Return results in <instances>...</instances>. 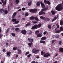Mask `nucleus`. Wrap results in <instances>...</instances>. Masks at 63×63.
Wrapping results in <instances>:
<instances>
[{"instance_id":"f257e3e1","label":"nucleus","mask_w":63,"mask_h":63,"mask_svg":"<svg viewBox=\"0 0 63 63\" xmlns=\"http://www.w3.org/2000/svg\"><path fill=\"white\" fill-rule=\"evenodd\" d=\"M63 1L62 2V4H58L55 8V9L58 11H60L63 9Z\"/></svg>"},{"instance_id":"f03ea898","label":"nucleus","mask_w":63,"mask_h":63,"mask_svg":"<svg viewBox=\"0 0 63 63\" xmlns=\"http://www.w3.org/2000/svg\"><path fill=\"white\" fill-rule=\"evenodd\" d=\"M41 54L42 55H44L43 56L44 57H47L48 56H50L51 55L50 54L48 53H45V52H43V51H42L41 52Z\"/></svg>"},{"instance_id":"7ed1b4c3","label":"nucleus","mask_w":63,"mask_h":63,"mask_svg":"<svg viewBox=\"0 0 63 63\" xmlns=\"http://www.w3.org/2000/svg\"><path fill=\"white\" fill-rule=\"evenodd\" d=\"M39 51V50H37L36 48H33L32 50V53H34L35 54H36Z\"/></svg>"},{"instance_id":"20e7f679","label":"nucleus","mask_w":63,"mask_h":63,"mask_svg":"<svg viewBox=\"0 0 63 63\" xmlns=\"http://www.w3.org/2000/svg\"><path fill=\"white\" fill-rule=\"evenodd\" d=\"M21 33H22V34L24 35H25L27 33V31L25 30H23L20 32Z\"/></svg>"},{"instance_id":"39448f33","label":"nucleus","mask_w":63,"mask_h":63,"mask_svg":"<svg viewBox=\"0 0 63 63\" xmlns=\"http://www.w3.org/2000/svg\"><path fill=\"white\" fill-rule=\"evenodd\" d=\"M38 27L37 25H35L34 26H33L32 28V29H37Z\"/></svg>"},{"instance_id":"423d86ee","label":"nucleus","mask_w":63,"mask_h":63,"mask_svg":"<svg viewBox=\"0 0 63 63\" xmlns=\"http://www.w3.org/2000/svg\"><path fill=\"white\" fill-rule=\"evenodd\" d=\"M37 10L36 9H32L30 10V12H35L37 11Z\"/></svg>"},{"instance_id":"0eeeda50","label":"nucleus","mask_w":63,"mask_h":63,"mask_svg":"<svg viewBox=\"0 0 63 63\" xmlns=\"http://www.w3.org/2000/svg\"><path fill=\"white\" fill-rule=\"evenodd\" d=\"M28 40L29 41V42H31V43H32V42H33V39L28 38Z\"/></svg>"},{"instance_id":"6e6552de","label":"nucleus","mask_w":63,"mask_h":63,"mask_svg":"<svg viewBox=\"0 0 63 63\" xmlns=\"http://www.w3.org/2000/svg\"><path fill=\"white\" fill-rule=\"evenodd\" d=\"M59 50L60 52L63 53V48H60L59 49Z\"/></svg>"},{"instance_id":"1a4fd4ad","label":"nucleus","mask_w":63,"mask_h":63,"mask_svg":"<svg viewBox=\"0 0 63 63\" xmlns=\"http://www.w3.org/2000/svg\"><path fill=\"white\" fill-rule=\"evenodd\" d=\"M44 2L45 4H50V2L48 1H47L46 0H44Z\"/></svg>"},{"instance_id":"9d476101","label":"nucleus","mask_w":63,"mask_h":63,"mask_svg":"<svg viewBox=\"0 0 63 63\" xmlns=\"http://www.w3.org/2000/svg\"><path fill=\"white\" fill-rule=\"evenodd\" d=\"M11 52L10 51L7 52V56L8 57H9L10 56Z\"/></svg>"},{"instance_id":"9b49d317","label":"nucleus","mask_w":63,"mask_h":63,"mask_svg":"<svg viewBox=\"0 0 63 63\" xmlns=\"http://www.w3.org/2000/svg\"><path fill=\"white\" fill-rule=\"evenodd\" d=\"M40 4H41V6L43 8L45 7V4L43 3H42V1H41L40 2Z\"/></svg>"},{"instance_id":"f8f14e48","label":"nucleus","mask_w":63,"mask_h":63,"mask_svg":"<svg viewBox=\"0 0 63 63\" xmlns=\"http://www.w3.org/2000/svg\"><path fill=\"white\" fill-rule=\"evenodd\" d=\"M2 2L3 3V5H5L6 4L7 0H5L4 2L3 0H1Z\"/></svg>"},{"instance_id":"ddd939ff","label":"nucleus","mask_w":63,"mask_h":63,"mask_svg":"<svg viewBox=\"0 0 63 63\" xmlns=\"http://www.w3.org/2000/svg\"><path fill=\"white\" fill-rule=\"evenodd\" d=\"M32 1L31 0H30L29 2H28V5L29 6H30L32 4Z\"/></svg>"},{"instance_id":"4468645a","label":"nucleus","mask_w":63,"mask_h":63,"mask_svg":"<svg viewBox=\"0 0 63 63\" xmlns=\"http://www.w3.org/2000/svg\"><path fill=\"white\" fill-rule=\"evenodd\" d=\"M28 45L30 47H32V46L33 45V43H29L28 44Z\"/></svg>"},{"instance_id":"2eb2a0df","label":"nucleus","mask_w":63,"mask_h":63,"mask_svg":"<svg viewBox=\"0 0 63 63\" xmlns=\"http://www.w3.org/2000/svg\"><path fill=\"white\" fill-rule=\"evenodd\" d=\"M4 12L5 14L7 15L8 13V11L7 10H5L4 11Z\"/></svg>"},{"instance_id":"dca6fc26","label":"nucleus","mask_w":63,"mask_h":63,"mask_svg":"<svg viewBox=\"0 0 63 63\" xmlns=\"http://www.w3.org/2000/svg\"><path fill=\"white\" fill-rule=\"evenodd\" d=\"M40 43H41L45 44L46 43V41H44L40 40Z\"/></svg>"},{"instance_id":"f3484780","label":"nucleus","mask_w":63,"mask_h":63,"mask_svg":"<svg viewBox=\"0 0 63 63\" xmlns=\"http://www.w3.org/2000/svg\"><path fill=\"white\" fill-rule=\"evenodd\" d=\"M16 32H18L20 31V29L19 28H16L15 29Z\"/></svg>"},{"instance_id":"a211bd4d","label":"nucleus","mask_w":63,"mask_h":63,"mask_svg":"<svg viewBox=\"0 0 63 63\" xmlns=\"http://www.w3.org/2000/svg\"><path fill=\"white\" fill-rule=\"evenodd\" d=\"M42 34H38L37 36V37H41L42 36Z\"/></svg>"},{"instance_id":"6ab92c4d","label":"nucleus","mask_w":63,"mask_h":63,"mask_svg":"<svg viewBox=\"0 0 63 63\" xmlns=\"http://www.w3.org/2000/svg\"><path fill=\"white\" fill-rule=\"evenodd\" d=\"M60 24L61 25H63V21L62 20H60Z\"/></svg>"},{"instance_id":"aec40b11","label":"nucleus","mask_w":63,"mask_h":63,"mask_svg":"<svg viewBox=\"0 0 63 63\" xmlns=\"http://www.w3.org/2000/svg\"><path fill=\"white\" fill-rule=\"evenodd\" d=\"M19 22V21L18 20L17 21H16L13 24H18Z\"/></svg>"},{"instance_id":"412c9836","label":"nucleus","mask_w":63,"mask_h":63,"mask_svg":"<svg viewBox=\"0 0 63 63\" xmlns=\"http://www.w3.org/2000/svg\"><path fill=\"white\" fill-rule=\"evenodd\" d=\"M17 14V13L16 12L15 13L13 14V18H14L15 17V16H16V14Z\"/></svg>"},{"instance_id":"4be33fe9","label":"nucleus","mask_w":63,"mask_h":63,"mask_svg":"<svg viewBox=\"0 0 63 63\" xmlns=\"http://www.w3.org/2000/svg\"><path fill=\"white\" fill-rule=\"evenodd\" d=\"M34 18H35V17L33 16H32L30 17V20H34Z\"/></svg>"},{"instance_id":"5701e85b","label":"nucleus","mask_w":63,"mask_h":63,"mask_svg":"<svg viewBox=\"0 0 63 63\" xmlns=\"http://www.w3.org/2000/svg\"><path fill=\"white\" fill-rule=\"evenodd\" d=\"M50 19L49 18H44V20L45 21H46L47 20V21H49V20H50Z\"/></svg>"},{"instance_id":"b1692460","label":"nucleus","mask_w":63,"mask_h":63,"mask_svg":"<svg viewBox=\"0 0 63 63\" xmlns=\"http://www.w3.org/2000/svg\"><path fill=\"white\" fill-rule=\"evenodd\" d=\"M41 25H42L41 24H38V25H37V26L38 28H40V27H41Z\"/></svg>"},{"instance_id":"393cba45","label":"nucleus","mask_w":63,"mask_h":63,"mask_svg":"<svg viewBox=\"0 0 63 63\" xmlns=\"http://www.w3.org/2000/svg\"><path fill=\"white\" fill-rule=\"evenodd\" d=\"M46 39V38L45 37H42L41 38V40H45Z\"/></svg>"},{"instance_id":"a878e982","label":"nucleus","mask_w":63,"mask_h":63,"mask_svg":"<svg viewBox=\"0 0 63 63\" xmlns=\"http://www.w3.org/2000/svg\"><path fill=\"white\" fill-rule=\"evenodd\" d=\"M47 9H48V7H47L46 8H45L42 9L41 10L42 11H45Z\"/></svg>"},{"instance_id":"bb28decb","label":"nucleus","mask_w":63,"mask_h":63,"mask_svg":"<svg viewBox=\"0 0 63 63\" xmlns=\"http://www.w3.org/2000/svg\"><path fill=\"white\" fill-rule=\"evenodd\" d=\"M40 5V2L39 1H38L36 5L37 6H39Z\"/></svg>"},{"instance_id":"cd10ccee","label":"nucleus","mask_w":63,"mask_h":63,"mask_svg":"<svg viewBox=\"0 0 63 63\" xmlns=\"http://www.w3.org/2000/svg\"><path fill=\"white\" fill-rule=\"evenodd\" d=\"M28 32H29V33L30 34H31L32 33V31L31 30H30L28 31Z\"/></svg>"},{"instance_id":"c85d7f7f","label":"nucleus","mask_w":63,"mask_h":63,"mask_svg":"<svg viewBox=\"0 0 63 63\" xmlns=\"http://www.w3.org/2000/svg\"><path fill=\"white\" fill-rule=\"evenodd\" d=\"M51 12L52 13V14L53 15H55V12L53 11H51Z\"/></svg>"},{"instance_id":"c756f323","label":"nucleus","mask_w":63,"mask_h":63,"mask_svg":"<svg viewBox=\"0 0 63 63\" xmlns=\"http://www.w3.org/2000/svg\"><path fill=\"white\" fill-rule=\"evenodd\" d=\"M17 48V47H16L13 48V50H16V49Z\"/></svg>"},{"instance_id":"7c9ffc66","label":"nucleus","mask_w":63,"mask_h":63,"mask_svg":"<svg viewBox=\"0 0 63 63\" xmlns=\"http://www.w3.org/2000/svg\"><path fill=\"white\" fill-rule=\"evenodd\" d=\"M51 25H52L51 24H50V25H48V28H49V29H51Z\"/></svg>"},{"instance_id":"2f4dec72","label":"nucleus","mask_w":63,"mask_h":63,"mask_svg":"<svg viewBox=\"0 0 63 63\" xmlns=\"http://www.w3.org/2000/svg\"><path fill=\"white\" fill-rule=\"evenodd\" d=\"M3 11V12L4 11V10L3 9H0V12H2Z\"/></svg>"},{"instance_id":"473e14b6","label":"nucleus","mask_w":63,"mask_h":63,"mask_svg":"<svg viewBox=\"0 0 63 63\" xmlns=\"http://www.w3.org/2000/svg\"><path fill=\"white\" fill-rule=\"evenodd\" d=\"M21 53V51L20 50H18L17 53L18 54H20Z\"/></svg>"},{"instance_id":"72a5a7b5","label":"nucleus","mask_w":63,"mask_h":63,"mask_svg":"<svg viewBox=\"0 0 63 63\" xmlns=\"http://www.w3.org/2000/svg\"><path fill=\"white\" fill-rule=\"evenodd\" d=\"M16 19H12V21L13 22H15L16 21Z\"/></svg>"},{"instance_id":"f704fd0d","label":"nucleus","mask_w":63,"mask_h":63,"mask_svg":"<svg viewBox=\"0 0 63 63\" xmlns=\"http://www.w3.org/2000/svg\"><path fill=\"white\" fill-rule=\"evenodd\" d=\"M57 17L55 16L54 17V19H53L52 20V21H54L55 20H56V19H57Z\"/></svg>"},{"instance_id":"c9c22d12","label":"nucleus","mask_w":63,"mask_h":63,"mask_svg":"<svg viewBox=\"0 0 63 63\" xmlns=\"http://www.w3.org/2000/svg\"><path fill=\"white\" fill-rule=\"evenodd\" d=\"M40 18L41 19H44V20L45 18L44 17H43L42 16H41L40 17Z\"/></svg>"},{"instance_id":"e433bc0d","label":"nucleus","mask_w":63,"mask_h":63,"mask_svg":"<svg viewBox=\"0 0 63 63\" xmlns=\"http://www.w3.org/2000/svg\"><path fill=\"white\" fill-rule=\"evenodd\" d=\"M19 2V0H16V4H18Z\"/></svg>"},{"instance_id":"4c0bfd02","label":"nucleus","mask_w":63,"mask_h":63,"mask_svg":"<svg viewBox=\"0 0 63 63\" xmlns=\"http://www.w3.org/2000/svg\"><path fill=\"white\" fill-rule=\"evenodd\" d=\"M56 25L57 26V28H59V25L58 23L56 24Z\"/></svg>"},{"instance_id":"58836bf2","label":"nucleus","mask_w":63,"mask_h":63,"mask_svg":"<svg viewBox=\"0 0 63 63\" xmlns=\"http://www.w3.org/2000/svg\"><path fill=\"white\" fill-rule=\"evenodd\" d=\"M63 31V27H60V31L62 32V31Z\"/></svg>"},{"instance_id":"ea45409f","label":"nucleus","mask_w":63,"mask_h":63,"mask_svg":"<svg viewBox=\"0 0 63 63\" xmlns=\"http://www.w3.org/2000/svg\"><path fill=\"white\" fill-rule=\"evenodd\" d=\"M29 54V52H26V53L25 54V55H27Z\"/></svg>"},{"instance_id":"a19ab883","label":"nucleus","mask_w":63,"mask_h":63,"mask_svg":"<svg viewBox=\"0 0 63 63\" xmlns=\"http://www.w3.org/2000/svg\"><path fill=\"white\" fill-rule=\"evenodd\" d=\"M30 23H28L27 24V25H26V27H27V26H28L29 25H30Z\"/></svg>"},{"instance_id":"79ce46f5","label":"nucleus","mask_w":63,"mask_h":63,"mask_svg":"<svg viewBox=\"0 0 63 63\" xmlns=\"http://www.w3.org/2000/svg\"><path fill=\"white\" fill-rule=\"evenodd\" d=\"M56 37V38H59V35L58 34H57V35L56 36H55Z\"/></svg>"},{"instance_id":"37998d69","label":"nucleus","mask_w":63,"mask_h":63,"mask_svg":"<svg viewBox=\"0 0 63 63\" xmlns=\"http://www.w3.org/2000/svg\"><path fill=\"white\" fill-rule=\"evenodd\" d=\"M11 34L13 36H15V34L14 33H12Z\"/></svg>"},{"instance_id":"c03bdc74","label":"nucleus","mask_w":63,"mask_h":63,"mask_svg":"<svg viewBox=\"0 0 63 63\" xmlns=\"http://www.w3.org/2000/svg\"><path fill=\"white\" fill-rule=\"evenodd\" d=\"M39 33V31H37L35 32V34H37Z\"/></svg>"},{"instance_id":"a18cd8bd","label":"nucleus","mask_w":63,"mask_h":63,"mask_svg":"<svg viewBox=\"0 0 63 63\" xmlns=\"http://www.w3.org/2000/svg\"><path fill=\"white\" fill-rule=\"evenodd\" d=\"M39 15H41L42 14V11L40 12L39 13Z\"/></svg>"},{"instance_id":"49530a36","label":"nucleus","mask_w":63,"mask_h":63,"mask_svg":"<svg viewBox=\"0 0 63 63\" xmlns=\"http://www.w3.org/2000/svg\"><path fill=\"white\" fill-rule=\"evenodd\" d=\"M34 18L35 20H37V21H38V19L37 17L35 18L34 17Z\"/></svg>"},{"instance_id":"de8ad7c7","label":"nucleus","mask_w":63,"mask_h":63,"mask_svg":"<svg viewBox=\"0 0 63 63\" xmlns=\"http://www.w3.org/2000/svg\"><path fill=\"white\" fill-rule=\"evenodd\" d=\"M60 32V31H56L55 32L56 33H58Z\"/></svg>"},{"instance_id":"09e8293b","label":"nucleus","mask_w":63,"mask_h":63,"mask_svg":"<svg viewBox=\"0 0 63 63\" xmlns=\"http://www.w3.org/2000/svg\"><path fill=\"white\" fill-rule=\"evenodd\" d=\"M62 42L61 41H60L59 43V44L60 45H62Z\"/></svg>"},{"instance_id":"8fccbe9b","label":"nucleus","mask_w":63,"mask_h":63,"mask_svg":"<svg viewBox=\"0 0 63 63\" xmlns=\"http://www.w3.org/2000/svg\"><path fill=\"white\" fill-rule=\"evenodd\" d=\"M29 15V14L27 12V13H26V14H25V16H28Z\"/></svg>"},{"instance_id":"3c124183","label":"nucleus","mask_w":63,"mask_h":63,"mask_svg":"<svg viewBox=\"0 0 63 63\" xmlns=\"http://www.w3.org/2000/svg\"><path fill=\"white\" fill-rule=\"evenodd\" d=\"M31 55V54H30L29 55H28V57L30 58Z\"/></svg>"},{"instance_id":"603ef678","label":"nucleus","mask_w":63,"mask_h":63,"mask_svg":"<svg viewBox=\"0 0 63 63\" xmlns=\"http://www.w3.org/2000/svg\"><path fill=\"white\" fill-rule=\"evenodd\" d=\"M38 22H36V21H33L32 22V23H35V24H36V23H37Z\"/></svg>"},{"instance_id":"864d4df0","label":"nucleus","mask_w":63,"mask_h":63,"mask_svg":"<svg viewBox=\"0 0 63 63\" xmlns=\"http://www.w3.org/2000/svg\"><path fill=\"white\" fill-rule=\"evenodd\" d=\"M3 51L4 52H6V50H5V49H4L3 50Z\"/></svg>"},{"instance_id":"5fc2aeb1","label":"nucleus","mask_w":63,"mask_h":63,"mask_svg":"<svg viewBox=\"0 0 63 63\" xmlns=\"http://www.w3.org/2000/svg\"><path fill=\"white\" fill-rule=\"evenodd\" d=\"M47 33V32L46 31L44 32L43 33L44 34V35L46 34Z\"/></svg>"},{"instance_id":"6e6d98bb","label":"nucleus","mask_w":63,"mask_h":63,"mask_svg":"<svg viewBox=\"0 0 63 63\" xmlns=\"http://www.w3.org/2000/svg\"><path fill=\"white\" fill-rule=\"evenodd\" d=\"M54 41H55V40H53L52 41H51V42H52V43H51L52 44H53L54 43Z\"/></svg>"},{"instance_id":"4d7b16f0","label":"nucleus","mask_w":63,"mask_h":63,"mask_svg":"<svg viewBox=\"0 0 63 63\" xmlns=\"http://www.w3.org/2000/svg\"><path fill=\"white\" fill-rule=\"evenodd\" d=\"M3 36V35L2 34H1L0 35V38L1 37H2Z\"/></svg>"},{"instance_id":"13d9d810","label":"nucleus","mask_w":63,"mask_h":63,"mask_svg":"<svg viewBox=\"0 0 63 63\" xmlns=\"http://www.w3.org/2000/svg\"><path fill=\"white\" fill-rule=\"evenodd\" d=\"M35 62L34 61H32L31 62V63H35Z\"/></svg>"},{"instance_id":"bf43d9fd","label":"nucleus","mask_w":63,"mask_h":63,"mask_svg":"<svg viewBox=\"0 0 63 63\" xmlns=\"http://www.w3.org/2000/svg\"><path fill=\"white\" fill-rule=\"evenodd\" d=\"M42 14H45V12H42Z\"/></svg>"},{"instance_id":"052dcab7","label":"nucleus","mask_w":63,"mask_h":63,"mask_svg":"<svg viewBox=\"0 0 63 63\" xmlns=\"http://www.w3.org/2000/svg\"><path fill=\"white\" fill-rule=\"evenodd\" d=\"M22 10H25V8H23L22 9Z\"/></svg>"},{"instance_id":"680f3d73","label":"nucleus","mask_w":63,"mask_h":63,"mask_svg":"<svg viewBox=\"0 0 63 63\" xmlns=\"http://www.w3.org/2000/svg\"><path fill=\"white\" fill-rule=\"evenodd\" d=\"M39 58H40V57L39 56H37L36 57V58L37 59H39Z\"/></svg>"},{"instance_id":"e2e57ef3","label":"nucleus","mask_w":63,"mask_h":63,"mask_svg":"<svg viewBox=\"0 0 63 63\" xmlns=\"http://www.w3.org/2000/svg\"><path fill=\"white\" fill-rule=\"evenodd\" d=\"M21 10V9H20L19 10H18V11H20Z\"/></svg>"},{"instance_id":"0e129e2a","label":"nucleus","mask_w":63,"mask_h":63,"mask_svg":"<svg viewBox=\"0 0 63 63\" xmlns=\"http://www.w3.org/2000/svg\"><path fill=\"white\" fill-rule=\"evenodd\" d=\"M6 45L7 46H8V44L7 43H6Z\"/></svg>"},{"instance_id":"69168bd1","label":"nucleus","mask_w":63,"mask_h":63,"mask_svg":"<svg viewBox=\"0 0 63 63\" xmlns=\"http://www.w3.org/2000/svg\"><path fill=\"white\" fill-rule=\"evenodd\" d=\"M53 63H57V61H56L54 62Z\"/></svg>"},{"instance_id":"338daca9","label":"nucleus","mask_w":63,"mask_h":63,"mask_svg":"<svg viewBox=\"0 0 63 63\" xmlns=\"http://www.w3.org/2000/svg\"><path fill=\"white\" fill-rule=\"evenodd\" d=\"M20 8V7H17V9H18L19 8Z\"/></svg>"},{"instance_id":"774afa93","label":"nucleus","mask_w":63,"mask_h":63,"mask_svg":"<svg viewBox=\"0 0 63 63\" xmlns=\"http://www.w3.org/2000/svg\"><path fill=\"white\" fill-rule=\"evenodd\" d=\"M14 29H15V28L13 27L12 29V30H14Z\"/></svg>"}]
</instances>
